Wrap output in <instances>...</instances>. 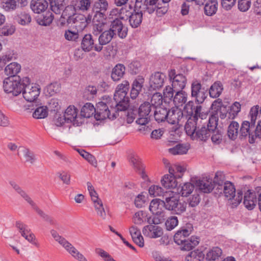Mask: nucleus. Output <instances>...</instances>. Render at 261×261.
Segmentation results:
<instances>
[{
	"label": "nucleus",
	"instance_id": "c756f323",
	"mask_svg": "<svg viewBox=\"0 0 261 261\" xmlns=\"http://www.w3.org/2000/svg\"><path fill=\"white\" fill-rule=\"evenodd\" d=\"M129 233L134 243L139 247H143L144 245V239L140 229L135 226H132L129 228Z\"/></svg>",
	"mask_w": 261,
	"mask_h": 261
},
{
	"label": "nucleus",
	"instance_id": "680f3d73",
	"mask_svg": "<svg viewBox=\"0 0 261 261\" xmlns=\"http://www.w3.org/2000/svg\"><path fill=\"white\" fill-rule=\"evenodd\" d=\"M194 186L190 182L185 183L181 188L180 193L182 196H189L194 190Z\"/></svg>",
	"mask_w": 261,
	"mask_h": 261
},
{
	"label": "nucleus",
	"instance_id": "9b49d317",
	"mask_svg": "<svg viewBox=\"0 0 261 261\" xmlns=\"http://www.w3.org/2000/svg\"><path fill=\"white\" fill-rule=\"evenodd\" d=\"M22 91L24 98L28 101H34L40 94V88L38 85L30 84L29 79V82L25 85H24Z\"/></svg>",
	"mask_w": 261,
	"mask_h": 261
},
{
	"label": "nucleus",
	"instance_id": "4be33fe9",
	"mask_svg": "<svg viewBox=\"0 0 261 261\" xmlns=\"http://www.w3.org/2000/svg\"><path fill=\"white\" fill-rule=\"evenodd\" d=\"M165 208L164 200L160 199H153L150 203L149 210L154 215H160L164 213Z\"/></svg>",
	"mask_w": 261,
	"mask_h": 261
},
{
	"label": "nucleus",
	"instance_id": "de8ad7c7",
	"mask_svg": "<svg viewBox=\"0 0 261 261\" xmlns=\"http://www.w3.org/2000/svg\"><path fill=\"white\" fill-rule=\"evenodd\" d=\"M51 11L56 14H60L64 8V0H48Z\"/></svg>",
	"mask_w": 261,
	"mask_h": 261
},
{
	"label": "nucleus",
	"instance_id": "c9c22d12",
	"mask_svg": "<svg viewBox=\"0 0 261 261\" xmlns=\"http://www.w3.org/2000/svg\"><path fill=\"white\" fill-rule=\"evenodd\" d=\"M218 6L217 0H208L204 7V14L208 16L214 15L217 11Z\"/></svg>",
	"mask_w": 261,
	"mask_h": 261
},
{
	"label": "nucleus",
	"instance_id": "20e7f679",
	"mask_svg": "<svg viewBox=\"0 0 261 261\" xmlns=\"http://www.w3.org/2000/svg\"><path fill=\"white\" fill-rule=\"evenodd\" d=\"M50 234L55 241L58 242L72 257L77 261H88L85 256L65 238L60 236L54 229L50 230Z\"/></svg>",
	"mask_w": 261,
	"mask_h": 261
},
{
	"label": "nucleus",
	"instance_id": "79ce46f5",
	"mask_svg": "<svg viewBox=\"0 0 261 261\" xmlns=\"http://www.w3.org/2000/svg\"><path fill=\"white\" fill-rule=\"evenodd\" d=\"M9 184L13 189L22 197L29 204L33 201L30 196L15 181L11 180Z\"/></svg>",
	"mask_w": 261,
	"mask_h": 261
},
{
	"label": "nucleus",
	"instance_id": "603ef678",
	"mask_svg": "<svg viewBox=\"0 0 261 261\" xmlns=\"http://www.w3.org/2000/svg\"><path fill=\"white\" fill-rule=\"evenodd\" d=\"M193 230V226L191 224H187L186 226L183 227L181 229L179 230L174 236V240H176L179 242V238L181 236L188 237Z\"/></svg>",
	"mask_w": 261,
	"mask_h": 261
},
{
	"label": "nucleus",
	"instance_id": "f8f14e48",
	"mask_svg": "<svg viewBox=\"0 0 261 261\" xmlns=\"http://www.w3.org/2000/svg\"><path fill=\"white\" fill-rule=\"evenodd\" d=\"M191 96L195 98L198 103H202L207 97V92L201 88V84L197 81H194L191 84Z\"/></svg>",
	"mask_w": 261,
	"mask_h": 261
},
{
	"label": "nucleus",
	"instance_id": "473e14b6",
	"mask_svg": "<svg viewBox=\"0 0 261 261\" xmlns=\"http://www.w3.org/2000/svg\"><path fill=\"white\" fill-rule=\"evenodd\" d=\"M211 132L205 126L199 127L195 132L193 136L191 138L192 140L205 141L211 136Z\"/></svg>",
	"mask_w": 261,
	"mask_h": 261
},
{
	"label": "nucleus",
	"instance_id": "0eeeda50",
	"mask_svg": "<svg viewBox=\"0 0 261 261\" xmlns=\"http://www.w3.org/2000/svg\"><path fill=\"white\" fill-rule=\"evenodd\" d=\"M121 18L124 20L128 19L129 25L133 28H137L141 24L142 21L143 13L141 11H137L134 10L131 12L126 9L125 14L123 15V12L121 14Z\"/></svg>",
	"mask_w": 261,
	"mask_h": 261
},
{
	"label": "nucleus",
	"instance_id": "09e8293b",
	"mask_svg": "<svg viewBox=\"0 0 261 261\" xmlns=\"http://www.w3.org/2000/svg\"><path fill=\"white\" fill-rule=\"evenodd\" d=\"M189 147L186 144H179L175 146L170 148L168 149V151L172 154H184L187 153Z\"/></svg>",
	"mask_w": 261,
	"mask_h": 261
},
{
	"label": "nucleus",
	"instance_id": "ea45409f",
	"mask_svg": "<svg viewBox=\"0 0 261 261\" xmlns=\"http://www.w3.org/2000/svg\"><path fill=\"white\" fill-rule=\"evenodd\" d=\"M54 19V16L52 12L48 11L42 15L37 17V21L38 23L43 26L49 25Z\"/></svg>",
	"mask_w": 261,
	"mask_h": 261
},
{
	"label": "nucleus",
	"instance_id": "052dcab7",
	"mask_svg": "<svg viewBox=\"0 0 261 261\" xmlns=\"http://www.w3.org/2000/svg\"><path fill=\"white\" fill-rule=\"evenodd\" d=\"M178 223L177 217L171 216L169 217L165 222V226L167 230L173 229Z\"/></svg>",
	"mask_w": 261,
	"mask_h": 261
},
{
	"label": "nucleus",
	"instance_id": "a211bd4d",
	"mask_svg": "<svg viewBox=\"0 0 261 261\" xmlns=\"http://www.w3.org/2000/svg\"><path fill=\"white\" fill-rule=\"evenodd\" d=\"M89 194L94 203V206L97 215L102 219H105L106 217V213L104 210L101 200L98 198V194L95 190L90 192Z\"/></svg>",
	"mask_w": 261,
	"mask_h": 261
},
{
	"label": "nucleus",
	"instance_id": "2eb2a0df",
	"mask_svg": "<svg viewBox=\"0 0 261 261\" xmlns=\"http://www.w3.org/2000/svg\"><path fill=\"white\" fill-rule=\"evenodd\" d=\"M101 32V33L98 37L99 44L95 46V51L97 52H100L102 50L103 46L109 43L114 37L113 33L111 32L109 29L103 30Z\"/></svg>",
	"mask_w": 261,
	"mask_h": 261
},
{
	"label": "nucleus",
	"instance_id": "e433bc0d",
	"mask_svg": "<svg viewBox=\"0 0 261 261\" xmlns=\"http://www.w3.org/2000/svg\"><path fill=\"white\" fill-rule=\"evenodd\" d=\"M222 253L221 248L218 247H213L206 253L205 256L206 261H219Z\"/></svg>",
	"mask_w": 261,
	"mask_h": 261
},
{
	"label": "nucleus",
	"instance_id": "bb28decb",
	"mask_svg": "<svg viewBox=\"0 0 261 261\" xmlns=\"http://www.w3.org/2000/svg\"><path fill=\"white\" fill-rule=\"evenodd\" d=\"M125 67L122 64H117L112 69L111 77L114 82H118L123 78L125 73Z\"/></svg>",
	"mask_w": 261,
	"mask_h": 261
},
{
	"label": "nucleus",
	"instance_id": "72a5a7b5",
	"mask_svg": "<svg viewBox=\"0 0 261 261\" xmlns=\"http://www.w3.org/2000/svg\"><path fill=\"white\" fill-rule=\"evenodd\" d=\"M21 66L16 62H12L8 65L5 68L4 72L9 77H18L16 75L20 71Z\"/></svg>",
	"mask_w": 261,
	"mask_h": 261
},
{
	"label": "nucleus",
	"instance_id": "6ab92c4d",
	"mask_svg": "<svg viewBox=\"0 0 261 261\" xmlns=\"http://www.w3.org/2000/svg\"><path fill=\"white\" fill-rule=\"evenodd\" d=\"M106 14L105 13L95 11L93 18V29L95 31L102 32L104 30V27L106 24Z\"/></svg>",
	"mask_w": 261,
	"mask_h": 261
},
{
	"label": "nucleus",
	"instance_id": "774afa93",
	"mask_svg": "<svg viewBox=\"0 0 261 261\" xmlns=\"http://www.w3.org/2000/svg\"><path fill=\"white\" fill-rule=\"evenodd\" d=\"M95 252L102 258L104 261H116L107 252L101 248H96Z\"/></svg>",
	"mask_w": 261,
	"mask_h": 261
},
{
	"label": "nucleus",
	"instance_id": "a19ab883",
	"mask_svg": "<svg viewBox=\"0 0 261 261\" xmlns=\"http://www.w3.org/2000/svg\"><path fill=\"white\" fill-rule=\"evenodd\" d=\"M76 10L72 4L68 6L63 11L61 17L66 20L68 23L70 24L72 22L74 16L77 14L74 13Z\"/></svg>",
	"mask_w": 261,
	"mask_h": 261
},
{
	"label": "nucleus",
	"instance_id": "7c9ffc66",
	"mask_svg": "<svg viewBox=\"0 0 261 261\" xmlns=\"http://www.w3.org/2000/svg\"><path fill=\"white\" fill-rule=\"evenodd\" d=\"M27 0H6L3 8L7 11L14 10L17 7H23L27 5Z\"/></svg>",
	"mask_w": 261,
	"mask_h": 261
},
{
	"label": "nucleus",
	"instance_id": "c03bdc74",
	"mask_svg": "<svg viewBox=\"0 0 261 261\" xmlns=\"http://www.w3.org/2000/svg\"><path fill=\"white\" fill-rule=\"evenodd\" d=\"M239 124L232 121L228 127L227 135L229 139L234 140L238 137L239 134Z\"/></svg>",
	"mask_w": 261,
	"mask_h": 261
},
{
	"label": "nucleus",
	"instance_id": "412c9836",
	"mask_svg": "<svg viewBox=\"0 0 261 261\" xmlns=\"http://www.w3.org/2000/svg\"><path fill=\"white\" fill-rule=\"evenodd\" d=\"M77 109L73 106H69L65 110L64 115L67 122L72 123L73 125H79L77 120Z\"/></svg>",
	"mask_w": 261,
	"mask_h": 261
},
{
	"label": "nucleus",
	"instance_id": "f257e3e1",
	"mask_svg": "<svg viewBox=\"0 0 261 261\" xmlns=\"http://www.w3.org/2000/svg\"><path fill=\"white\" fill-rule=\"evenodd\" d=\"M184 111L190 116L185 125V129L186 134L192 138L202 121L206 119L207 113L202 112L201 106H195L192 101L186 104Z\"/></svg>",
	"mask_w": 261,
	"mask_h": 261
},
{
	"label": "nucleus",
	"instance_id": "2f4dec72",
	"mask_svg": "<svg viewBox=\"0 0 261 261\" xmlns=\"http://www.w3.org/2000/svg\"><path fill=\"white\" fill-rule=\"evenodd\" d=\"M128 160L129 164L135 171L140 170V168L144 166L139 156L134 151L129 152Z\"/></svg>",
	"mask_w": 261,
	"mask_h": 261
},
{
	"label": "nucleus",
	"instance_id": "8fccbe9b",
	"mask_svg": "<svg viewBox=\"0 0 261 261\" xmlns=\"http://www.w3.org/2000/svg\"><path fill=\"white\" fill-rule=\"evenodd\" d=\"M204 258L202 251L197 249L191 251L186 257V261H202Z\"/></svg>",
	"mask_w": 261,
	"mask_h": 261
},
{
	"label": "nucleus",
	"instance_id": "c85d7f7f",
	"mask_svg": "<svg viewBox=\"0 0 261 261\" xmlns=\"http://www.w3.org/2000/svg\"><path fill=\"white\" fill-rule=\"evenodd\" d=\"M197 186L204 193H210L214 188V184L210 178H203L197 181Z\"/></svg>",
	"mask_w": 261,
	"mask_h": 261
},
{
	"label": "nucleus",
	"instance_id": "f3484780",
	"mask_svg": "<svg viewBox=\"0 0 261 261\" xmlns=\"http://www.w3.org/2000/svg\"><path fill=\"white\" fill-rule=\"evenodd\" d=\"M169 171L170 174L165 175L161 180V183L165 188L173 189L176 187L177 185L176 178H180L181 176L174 175V170L172 168H170Z\"/></svg>",
	"mask_w": 261,
	"mask_h": 261
},
{
	"label": "nucleus",
	"instance_id": "a18cd8bd",
	"mask_svg": "<svg viewBox=\"0 0 261 261\" xmlns=\"http://www.w3.org/2000/svg\"><path fill=\"white\" fill-rule=\"evenodd\" d=\"M223 90L222 84L220 82H216L211 86L210 89V95L213 98H217L220 95Z\"/></svg>",
	"mask_w": 261,
	"mask_h": 261
},
{
	"label": "nucleus",
	"instance_id": "39448f33",
	"mask_svg": "<svg viewBox=\"0 0 261 261\" xmlns=\"http://www.w3.org/2000/svg\"><path fill=\"white\" fill-rule=\"evenodd\" d=\"M152 108L149 102H145L140 106L138 111L139 117L136 120V123L141 126V127L138 128V131L144 132L148 129V127H146V125L150 121L149 114Z\"/></svg>",
	"mask_w": 261,
	"mask_h": 261
},
{
	"label": "nucleus",
	"instance_id": "6e6d98bb",
	"mask_svg": "<svg viewBox=\"0 0 261 261\" xmlns=\"http://www.w3.org/2000/svg\"><path fill=\"white\" fill-rule=\"evenodd\" d=\"M48 115V109L45 106L37 108L33 114V117L36 119H43Z\"/></svg>",
	"mask_w": 261,
	"mask_h": 261
},
{
	"label": "nucleus",
	"instance_id": "ddd939ff",
	"mask_svg": "<svg viewBox=\"0 0 261 261\" xmlns=\"http://www.w3.org/2000/svg\"><path fill=\"white\" fill-rule=\"evenodd\" d=\"M127 94L123 92L115 91L113 102L118 111H125L127 109L129 100L128 97L126 96Z\"/></svg>",
	"mask_w": 261,
	"mask_h": 261
},
{
	"label": "nucleus",
	"instance_id": "e2e57ef3",
	"mask_svg": "<svg viewBox=\"0 0 261 261\" xmlns=\"http://www.w3.org/2000/svg\"><path fill=\"white\" fill-rule=\"evenodd\" d=\"M79 152L82 156H83L87 161H88V162H89L91 165L96 167L97 164V161L93 155L85 151L84 150H79Z\"/></svg>",
	"mask_w": 261,
	"mask_h": 261
},
{
	"label": "nucleus",
	"instance_id": "6e6552de",
	"mask_svg": "<svg viewBox=\"0 0 261 261\" xmlns=\"http://www.w3.org/2000/svg\"><path fill=\"white\" fill-rule=\"evenodd\" d=\"M168 76L172 82V86L175 90H182L187 83V79L182 74H177L175 69H171L168 71Z\"/></svg>",
	"mask_w": 261,
	"mask_h": 261
},
{
	"label": "nucleus",
	"instance_id": "f704fd0d",
	"mask_svg": "<svg viewBox=\"0 0 261 261\" xmlns=\"http://www.w3.org/2000/svg\"><path fill=\"white\" fill-rule=\"evenodd\" d=\"M166 194L169 195V196L166 197L164 201L165 208L169 211H172L175 205L177 204L178 199L174 195L173 192L166 191Z\"/></svg>",
	"mask_w": 261,
	"mask_h": 261
},
{
	"label": "nucleus",
	"instance_id": "3c124183",
	"mask_svg": "<svg viewBox=\"0 0 261 261\" xmlns=\"http://www.w3.org/2000/svg\"><path fill=\"white\" fill-rule=\"evenodd\" d=\"M95 113V108L90 103H86L82 108L81 115L85 118H90Z\"/></svg>",
	"mask_w": 261,
	"mask_h": 261
},
{
	"label": "nucleus",
	"instance_id": "a878e982",
	"mask_svg": "<svg viewBox=\"0 0 261 261\" xmlns=\"http://www.w3.org/2000/svg\"><path fill=\"white\" fill-rule=\"evenodd\" d=\"M96 45L93 36L90 34H87L83 38L81 42V48L84 51L89 52L92 49L95 50Z\"/></svg>",
	"mask_w": 261,
	"mask_h": 261
},
{
	"label": "nucleus",
	"instance_id": "4468645a",
	"mask_svg": "<svg viewBox=\"0 0 261 261\" xmlns=\"http://www.w3.org/2000/svg\"><path fill=\"white\" fill-rule=\"evenodd\" d=\"M166 75L162 72H155L152 74L149 79L150 89L156 90L161 88L165 82Z\"/></svg>",
	"mask_w": 261,
	"mask_h": 261
},
{
	"label": "nucleus",
	"instance_id": "aec40b11",
	"mask_svg": "<svg viewBox=\"0 0 261 261\" xmlns=\"http://www.w3.org/2000/svg\"><path fill=\"white\" fill-rule=\"evenodd\" d=\"M183 117L182 111L177 107H173L168 110L167 121L171 124L178 123Z\"/></svg>",
	"mask_w": 261,
	"mask_h": 261
},
{
	"label": "nucleus",
	"instance_id": "f03ea898",
	"mask_svg": "<svg viewBox=\"0 0 261 261\" xmlns=\"http://www.w3.org/2000/svg\"><path fill=\"white\" fill-rule=\"evenodd\" d=\"M98 102L95 108V117L97 120H103L106 118L114 119L117 117V110L113 105L111 97H107L106 99Z\"/></svg>",
	"mask_w": 261,
	"mask_h": 261
},
{
	"label": "nucleus",
	"instance_id": "dca6fc26",
	"mask_svg": "<svg viewBox=\"0 0 261 261\" xmlns=\"http://www.w3.org/2000/svg\"><path fill=\"white\" fill-rule=\"evenodd\" d=\"M143 234L149 238L156 239L161 237L163 234L161 227L158 225H147L142 229Z\"/></svg>",
	"mask_w": 261,
	"mask_h": 261
},
{
	"label": "nucleus",
	"instance_id": "0e129e2a",
	"mask_svg": "<svg viewBox=\"0 0 261 261\" xmlns=\"http://www.w3.org/2000/svg\"><path fill=\"white\" fill-rule=\"evenodd\" d=\"M177 90H175L173 87H170L169 86H166L165 89L164 90V100L165 101H169L172 100L173 97L174 92L177 91Z\"/></svg>",
	"mask_w": 261,
	"mask_h": 261
},
{
	"label": "nucleus",
	"instance_id": "423d86ee",
	"mask_svg": "<svg viewBox=\"0 0 261 261\" xmlns=\"http://www.w3.org/2000/svg\"><path fill=\"white\" fill-rule=\"evenodd\" d=\"M255 123L248 121H244L241 124L239 130L240 139H248L250 144L255 143L254 136V128Z\"/></svg>",
	"mask_w": 261,
	"mask_h": 261
},
{
	"label": "nucleus",
	"instance_id": "cd10ccee",
	"mask_svg": "<svg viewBox=\"0 0 261 261\" xmlns=\"http://www.w3.org/2000/svg\"><path fill=\"white\" fill-rule=\"evenodd\" d=\"M17 154L19 156H22L25 162L31 164H33L36 161L35 155L33 152L26 147H19L18 149Z\"/></svg>",
	"mask_w": 261,
	"mask_h": 261
},
{
	"label": "nucleus",
	"instance_id": "49530a36",
	"mask_svg": "<svg viewBox=\"0 0 261 261\" xmlns=\"http://www.w3.org/2000/svg\"><path fill=\"white\" fill-rule=\"evenodd\" d=\"M199 243V239L195 236H192L190 239L186 240L182 244L181 249L186 251L192 250Z\"/></svg>",
	"mask_w": 261,
	"mask_h": 261
},
{
	"label": "nucleus",
	"instance_id": "338daca9",
	"mask_svg": "<svg viewBox=\"0 0 261 261\" xmlns=\"http://www.w3.org/2000/svg\"><path fill=\"white\" fill-rule=\"evenodd\" d=\"M16 226L18 229L21 236L24 238L31 232V230L29 227L20 222H17Z\"/></svg>",
	"mask_w": 261,
	"mask_h": 261
},
{
	"label": "nucleus",
	"instance_id": "bf43d9fd",
	"mask_svg": "<svg viewBox=\"0 0 261 261\" xmlns=\"http://www.w3.org/2000/svg\"><path fill=\"white\" fill-rule=\"evenodd\" d=\"M211 140L214 144L218 145L222 142L223 135L220 130L217 129L211 131Z\"/></svg>",
	"mask_w": 261,
	"mask_h": 261
},
{
	"label": "nucleus",
	"instance_id": "864d4df0",
	"mask_svg": "<svg viewBox=\"0 0 261 261\" xmlns=\"http://www.w3.org/2000/svg\"><path fill=\"white\" fill-rule=\"evenodd\" d=\"M30 205L32 207L39 215L45 221L53 224L54 223L53 219L49 216L45 214L43 211L40 210L36 205V204L33 201Z\"/></svg>",
	"mask_w": 261,
	"mask_h": 261
},
{
	"label": "nucleus",
	"instance_id": "37998d69",
	"mask_svg": "<svg viewBox=\"0 0 261 261\" xmlns=\"http://www.w3.org/2000/svg\"><path fill=\"white\" fill-rule=\"evenodd\" d=\"M187 97L188 95L185 92L182 90L177 91L173 98V102L176 106L175 107L178 108V107L182 106L185 103L187 100Z\"/></svg>",
	"mask_w": 261,
	"mask_h": 261
},
{
	"label": "nucleus",
	"instance_id": "1a4fd4ad",
	"mask_svg": "<svg viewBox=\"0 0 261 261\" xmlns=\"http://www.w3.org/2000/svg\"><path fill=\"white\" fill-rule=\"evenodd\" d=\"M223 192L225 196L228 199H234V203L236 204H239L243 198V192L238 191L237 195H236V189L234 185L230 181L224 182Z\"/></svg>",
	"mask_w": 261,
	"mask_h": 261
},
{
	"label": "nucleus",
	"instance_id": "4d7b16f0",
	"mask_svg": "<svg viewBox=\"0 0 261 261\" xmlns=\"http://www.w3.org/2000/svg\"><path fill=\"white\" fill-rule=\"evenodd\" d=\"M149 195L152 197L166 196V192L159 186L152 185L149 188Z\"/></svg>",
	"mask_w": 261,
	"mask_h": 261
},
{
	"label": "nucleus",
	"instance_id": "393cba45",
	"mask_svg": "<svg viewBox=\"0 0 261 261\" xmlns=\"http://www.w3.org/2000/svg\"><path fill=\"white\" fill-rule=\"evenodd\" d=\"M71 23L73 24V27L75 28L77 31L81 32L87 27L88 20L84 15L77 14L72 19Z\"/></svg>",
	"mask_w": 261,
	"mask_h": 261
},
{
	"label": "nucleus",
	"instance_id": "7ed1b4c3",
	"mask_svg": "<svg viewBox=\"0 0 261 261\" xmlns=\"http://www.w3.org/2000/svg\"><path fill=\"white\" fill-rule=\"evenodd\" d=\"M28 82V77H24L22 79H20L19 76L15 78L8 77L5 79L3 81L4 90L8 94L16 96L22 92L24 85H25Z\"/></svg>",
	"mask_w": 261,
	"mask_h": 261
},
{
	"label": "nucleus",
	"instance_id": "5701e85b",
	"mask_svg": "<svg viewBox=\"0 0 261 261\" xmlns=\"http://www.w3.org/2000/svg\"><path fill=\"white\" fill-rule=\"evenodd\" d=\"M48 6V2L47 0H32L30 4L32 10L38 14L44 12Z\"/></svg>",
	"mask_w": 261,
	"mask_h": 261
},
{
	"label": "nucleus",
	"instance_id": "58836bf2",
	"mask_svg": "<svg viewBox=\"0 0 261 261\" xmlns=\"http://www.w3.org/2000/svg\"><path fill=\"white\" fill-rule=\"evenodd\" d=\"M91 2L92 0H72L71 4L75 10L85 11L90 8Z\"/></svg>",
	"mask_w": 261,
	"mask_h": 261
},
{
	"label": "nucleus",
	"instance_id": "9d476101",
	"mask_svg": "<svg viewBox=\"0 0 261 261\" xmlns=\"http://www.w3.org/2000/svg\"><path fill=\"white\" fill-rule=\"evenodd\" d=\"M122 19L118 18H115L111 22L109 30L113 35H116L121 38H125L127 35L128 29L126 26L123 24Z\"/></svg>",
	"mask_w": 261,
	"mask_h": 261
},
{
	"label": "nucleus",
	"instance_id": "69168bd1",
	"mask_svg": "<svg viewBox=\"0 0 261 261\" xmlns=\"http://www.w3.org/2000/svg\"><path fill=\"white\" fill-rule=\"evenodd\" d=\"M126 11V8H122L120 9L118 8L113 9L110 12L109 14V18H111L114 19L115 18H118L120 19H122L121 18V14L123 12V15L125 14V12Z\"/></svg>",
	"mask_w": 261,
	"mask_h": 261
},
{
	"label": "nucleus",
	"instance_id": "4c0bfd02",
	"mask_svg": "<svg viewBox=\"0 0 261 261\" xmlns=\"http://www.w3.org/2000/svg\"><path fill=\"white\" fill-rule=\"evenodd\" d=\"M154 112V117L158 122H161L167 120L168 118V110L166 108L159 107L155 109Z\"/></svg>",
	"mask_w": 261,
	"mask_h": 261
},
{
	"label": "nucleus",
	"instance_id": "13d9d810",
	"mask_svg": "<svg viewBox=\"0 0 261 261\" xmlns=\"http://www.w3.org/2000/svg\"><path fill=\"white\" fill-rule=\"evenodd\" d=\"M164 98L161 93L156 92L153 94L151 99V105L153 109L161 107Z\"/></svg>",
	"mask_w": 261,
	"mask_h": 261
},
{
	"label": "nucleus",
	"instance_id": "b1692460",
	"mask_svg": "<svg viewBox=\"0 0 261 261\" xmlns=\"http://www.w3.org/2000/svg\"><path fill=\"white\" fill-rule=\"evenodd\" d=\"M244 204L249 210H253L256 203V195L255 192L248 190L244 195Z\"/></svg>",
	"mask_w": 261,
	"mask_h": 261
},
{
	"label": "nucleus",
	"instance_id": "5fc2aeb1",
	"mask_svg": "<svg viewBox=\"0 0 261 261\" xmlns=\"http://www.w3.org/2000/svg\"><path fill=\"white\" fill-rule=\"evenodd\" d=\"M108 8V3L106 0H98L93 6V9L95 11L106 13Z\"/></svg>",
	"mask_w": 261,
	"mask_h": 261
}]
</instances>
